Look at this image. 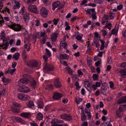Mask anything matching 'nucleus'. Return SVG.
I'll return each mask as SVG.
<instances>
[{
    "mask_svg": "<svg viewBox=\"0 0 126 126\" xmlns=\"http://www.w3.org/2000/svg\"><path fill=\"white\" fill-rule=\"evenodd\" d=\"M16 119L19 122L22 123L23 122V120L21 118L17 117L16 118Z\"/></svg>",
    "mask_w": 126,
    "mask_h": 126,
    "instance_id": "a18cd8bd",
    "label": "nucleus"
},
{
    "mask_svg": "<svg viewBox=\"0 0 126 126\" xmlns=\"http://www.w3.org/2000/svg\"><path fill=\"white\" fill-rule=\"evenodd\" d=\"M49 0H42L44 4L46 5L49 3Z\"/></svg>",
    "mask_w": 126,
    "mask_h": 126,
    "instance_id": "13d9d810",
    "label": "nucleus"
},
{
    "mask_svg": "<svg viewBox=\"0 0 126 126\" xmlns=\"http://www.w3.org/2000/svg\"><path fill=\"white\" fill-rule=\"evenodd\" d=\"M19 91L24 93H27L30 91V89L28 87L24 86L18 90Z\"/></svg>",
    "mask_w": 126,
    "mask_h": 126,
    "instance_id": "ddd939ff",
    "label": "nucleus"
},
{
    "mask_svg": "<svg viewBox=\"0 0 126 126\" xmlns=\"http://www.w3.org/2000/svg\"><path fill=\"white\" fill-rule=\"evenodd\" d=\"M88 5L93 7H94L96 6V4L94 3L90 2L88 4Z\"/></svg>",
    "mask_w": 126,
    "mask_h": 126,
    "instance_id": "864d4df0",
    "label": "nucleus"
},
{
    "mask_svg": "<svg viewBox=\"0 0 126 126\" xmlns=\"http://www.w3.org/2000/svg\"><path fill=\"white\" fill-rule=\"evenodd\" d=\"M119 110L120 111H123L124 110H126V104L124 105L122 107H120L119 108Z\"/></svg>",
    "mask_w": 126,
    "mask_h": 126,
    "instance_id": "ea45409f",
    "label": "nucleus"
},
{
    "mask_svg": "<svg viewBox=\"0 0 126 126\" xmlns=\"http://www.w3.org/2000/svg\"><path fill=\"white\" fill-rule=\"evenodd\" d=\"M30 44H29L28 45L25 44L24 45V48L26 49L28 51H29L30 49Z\"/></svg>",
    "mask_w": 126,
    "mask_h": 126,
    "instance_id": "58836bf2",
    "label": "nucleus"
},
{
    "mask_svg": "<svg viewBox=\"0 0 126 126\" xmlns=\"http://www.w3.org/2000/svg\"><path fill=\"white\" fill-rule=\"evenodd\" d=\"M123 7V6L122 5H120L117 6V8L118 10H120L122 9Z\"/></svg>",
    "mask_w": 126,
    "mask_h": 126,
    "instance_id": "0e129e2a",
    "label": "nucleus"
},
{
    "mask_svg": "<svg viewBox=\"0 0 126 126\" xmlns=\"http://www.w3.org/2000/svg\"><path fill=\"white\" fill-rule=\"evenodd\" d=\"M115 16V14L113 13H110L108 16L110 20L113 19Z\"/></svg>",
    "mask_w": 126,
    "mask_h": 126,
    "instance_id": "e433bc0d",
    "label": "nucleus"
},
{
    "mask_svg": "<svg viewBox=\"0 0 126 126\" xmlns=\"http://www.w3.org/2000/svg\"><path fill=\"white\" fill-rule=\"evenodd\" d=\"M26 65L32 67H35L37 66L38 63L35 60H32L29 61L26 63Z\"/></svg>",
    "mask_w": 126,
    "mask_h": 126,
    "instance_id": "7ed1b4c3",
    "label": "nucleus"
},
{
    "mask_svg": "<svg viewBox=\"0 0 126 126\" xmlns=\"http://www.w3.org/2000/svg\"><path fill=\"white\" fill-rule=\"evenodd\" d=\"M81 36L80 35H78L76 37V39L79 41H81L82 38Z\"/></svg>",
    "mask_w": 126,
    "mask_h": 126,
    "instance_id": "e2e57ef3",
    "label": "nucleus"
},
{
    "mask_svg": "<svg viewBox=\"0 0 126 126\" xmlns=\"http://www.w3.org/2000/svg\"><path fill=\"white\" fill-rule=\"evenodd\" d=\"M46 52L49 56H51V54L49 50L47 48L46 49Z\"/></svg>",
    "mask_w": 126,
    "mask_h": 126,
    "instance_id": "603ef678",
    "label": "nucleus"
},
{
    "mask_svg": "<svg viewBox=\"0 0 126 126\" xmlns=\"http://www.w3.org/2000/svg\"><path fill=\"white\" fill-rule=\"evenodd\" d=\"M4 20L3 18H2V16L0 15V26L1 27L2 25V24L3 23Z\"/></svg>",
    "mask_w": 126,
    "mask_h": 126,
    "instance_id": "3c124183",
    "label": "nucleus"
},
{
    "mask_svg": "<svg viewBox=\"0 0 126 126\" xmlns=\"http://www.w3.org/2000/svg\"><path fill=\"white\" fill-rule=\"evenodd\" d=\"M37 104L38 108H43L44 106L43 102L40 100H38L37 102Z\"/></svg>",
    "mask_w": 126,
    "mask_h": 126,
    "instance_id": "7c9ffc66",
    "label": "nucleus"
},
{
    "mask_svg": "<svg viewBox=\"0 0 126 126\" xmlns=\"http://www.w3.org/2000/svg\"><path fill=\"white\" fill-rule=\"evenodd\" d=\"M121 74L120 76L122 78H126V69H124L121 70L119 71Z\"/></svg>",
    "mask_w": 126,
    "mask_h": 126,
    "instance_id": "a211bd4d",
    "label": "nucleus"
},
{
    "mask_svg": "<svg viewBox=\"0 0 126 126\" xmlns=\"http://www.w3.org/2000/svg\"><path fill=\"white\" fill-rule=\"evenodd\" d=\"M59 20V18H57V19H54L53 21V22H54V24L55 25H57Z\"/></svg>",
    "mask_w": 126,
    "mask_h": 126,
    "instance_id": "de8ad7c7",
    "label": "nucleus"
},
{
    "mask_svg": "<svg viewBox=\"0 0 126 126\" xmlns=\"http://www.w3.org/2000/svg\"><path fill=\"white\" fill-rule=\"evenodd\" d=\"M23 18L25 22H27L30 19L29 14L27 12H25L23 14Z\"/></svg>",
    "mask_w": 126,
    "mask_h": 126,
    "instance_id": "2eb2a0df",
    "label": "nucleus"
},
{
    "mask_svg": "<svg viewBox=\"0 0 126 126\" xmlns=\"http://www.w3.org/2000/svg\"><path fill=\"white\" fill-rule=\"evenodd\" d=\"M36 118L39 120H42L43 118V115L41 113L39 112L37 114Z\"/></svg>",
    "mask_w": 126,
    "mask_h": 126,
    "instance_id": "cd10ccee",
    "label": "nucleus"
},
{
    "mask_svg": "<svg viewBox=\"0 0 126 126\" xmlns=\"http://www.w3.org/2000/svg\"><path fill=\"white\" fill-rule=\"evenodd\" d=\"M22 56L23 59L24 60H25L28 57L27 55V53L25 49H23L22 50Z\"/></svg>",
    "mask_w": 126,
    "mask_h": 126,
    "instance_id": "393cba45",
    "label": "nucleus"
},
{
    "mask_svg": "<svg viewBox=\"0 0 126 126\" xmlns=\"http://www.w3.org/2000/svg\"><path fill=\"white\" fill-rule=\"evenodd\" d=\"M84 84L85 87L88 91H90L91 90L90 84L89 81H84Z\"/></svg>",
    "mask_w": 126,
    "mask_h": 126,
    "instance_id": "dca6fc26",
    "label": "nucleus"
},
{
    "mask_svg": "<svg viewBox=\"0 0 126 126\" xmlns=\"http://www.w3.org/2000/svg\"><path fill=\"white\" fill-rule=\"evenodd\" d=\"M19 54L18 53H17L14 55L13 58L15 59V60H17L19 59Z\"/></svg>",
    "mask_w": 126,
    "mask_h": 126,
    "instance_id": "72a5a7b5",
    "label": "nucleus"
},
{
    "mask_svg": "<svg viewBox=\"0 0 126 126\" xmlns=\"http://www.w3.org/2000/svg\"><path fill=\"white\" fill-rule=\"evenodd\" d=\"M101 31L102 32L103 35L104 36H105L107 34L106 31L104 30H102Z\"/></svg>",
    "mask_w": 126,
    "mask_h": 126,
    "instance_id": "680f3d73",
    "label": "nucleus"
},
{
    "mask_svg": "<svg viewBox=\"0 0 126 126\" xmlns=\"http://www.w3.org/2000/svg\"><path fill=\"white\" fill-rule=\"evenodd\" d=\"M85 10L86 12L89 16H90L92 15L93 19H95L96 18V12L95 11V9L94 8L88 9L87 10L85 9Z\"/></svg>",
    "mask_w": 126,
    "mask_h": 126,
    "instance_id": "f03ea898",
    "label": "nucleus"
},
{
    "mask_svg": "<svg viewBox=\"0 0 126 126\" xmlns=\"http://www.w3.org/2000/svg\"><path fill=\"white\" fill-rule=\"evenodd\" d=\"M88 123L86 121L84 122L81 125L82 126H88Z\"/></svg>",
    "mask_w": 126,
    "mask_h": 126,
    "instance_id": "774afa93",
    "label": "nucleus"
},
{
    "mask_svg": "<svg viewBox=\"0 0 126 126\" xmlns=\"http://www.w3.org/2000/svg\"><path fill=\"white\" fill-rule=\"evenodd\" d=\"M116 27H117V28H116V29H114L112 30L111 32L112 34L115 35L117 34L118 31V26L117 25H116Z\"/></svg>",
    "mask_w": 126,
    "mask_h": 126,
    "instance_id": "2f4dec72",
    "label": "nucleus"
},
{
    "mask_svg": "<svg viewBox=\"0 0 126 126\" xmlns=\"http://www.w3.org/2000/svg\"><path fill=\"white\" fill-rule=\"evenodd\" d=\"M126 63H123L120 64V67L123 68H126Z\"/></svg>",
    "mask_w": 126,
    "mask_h": 126,
    "instance_id": "8fccbe9b",
    "label": "nucleus"
},
{
    "mask_svg": "<svg viewBox=\"0 0 126 126\" xmlns=\"http://www.w3.org/2000/svg\"><path fill=\"white\" fill-rule=\"evenodd\" d=\"M16 4L13 6V8L14 9H19L20 7V3L18 2H16Z\"/></svg>",
    "mask_w": 126,
    "mask_h": 126,
    "instance_id": "c9c22d12",
    "label": "nucleus"
},
{
    "mask_svg": "<svg viewBox=\"0 0 126 126\" xmlns=\"http://www.w3.org/2000/svg\"><path fill=\"white\" fill-rule=\"evenodd\" d=\"M60 57L59 59L60 60L63 59H67L69 58V56L66 54H60Z\"/></svg>",
    "mask_w": 126,
    "mask_h": 126,
    "instance_id": "412c9836",
    "label": "nucleus"
},
{
    "mask_svg": "<svg viewBox=\"0 0 126 126\" xmlns=\"http://www.w3.org/2000/svg\"><path fill=\"white\" fill-rule=\"evenodd\" d=\"M85 113L87 114V116L89 119H90L91 118V114L90 112V110L88 109H85Z\"/></svg>",
    "mask_w": 126,
    "mask_h": 126,
    "instance_id": "a878e982",
    "label": "nucleus"
},
{
    "mask_svg": "<svg viewBox=\"0 0 126 126\" xmlns=\"http://www.w3.org/2000/svg\"><path fill=\"white\" fill-rule=\"evenodd\" d=\"M28 9L31 13L35 14H38V13L37 8L35 5H29L28 7Z\"/></svg>",
    "mask_w": 126,
    "mask_h": 126,
    "instance_id": "20e7f679",
    "label": "nucleus"
},
{
    "mask_svg": "<svg viewBox=\"0 0 126 126\" xmlns=\"http://www.w3.org/2000/svg\"><path fill=\"white\" fill-rule=\"evenodd\" d=\"M93 78L94 80H98V75L95 74H94L93 75Z\"/></svg>",
    "mask_w": 126,
    "mask_h": 126,
    "instance_id": "37998d69",
    "label": "nucleus"
},
{
    "mask_svg": "<svg viewBox=\"0 0 126 126\" xmlns=\"http://www.w3.org/2000/svg\"><path fill=\"white\" fill-rule=\"evenodd\" d=\"M30 81L31 82V86L33 88H35L36 84V82L33 79V78L32 79L30 80Z\"/></svg>",
    "mask_w": 126,
    "mask_h": 126,
    "instance_id": "c756f323",
    "label": "nucleus"
},
{
    "mask_svg": "<svg viewBox=\"0 0 126 126\" xmlns=\"http://www.w3.org/2000/svg\"><path fill=\"white\" fill-rule=\"evenodd\" d=\"M5 33L3 32H1L0 36L1 39L3 40V41L9 40V38H7L5 37Z\"/></svg>",
    "mask_w": 126,
    "mask_h": 126,
    "instance_id": "5701e85b",
    "label": "nucleus"
},
{
    "mask_svg": "<svg viewBox=\"0 0 126 126\" xmlns=\"http://www.w3.org/2000/svg\"><path fill=\"white\" fill-rule=\"evenodd\" d=\"M9 27L10 28L12 29L14 31H20L22 28L19 25L15 23L10 25Z\"/></svg>",
    "mask_w": 126,
    "mask_h": 126,
    "instance_id": "39448f33",
    "label": "nucleus"
},
{
    "mask_svg": "<svg viewBox=\"0 0 126 126\" xmlns=\"http://www.w3.org/2000/svg\"><path fill=\"white\" fill-rule=\"evenodd\" d=\"M51 122L52 126H63L62 124H58L57 119L55 118L52 119Z\"/></svg>",
    "mask_w": 126,
    "mask_h": 126,
    "instance_id": "4468645a",
    "label": "nucleus"
},
{
    "mask_svg": "<svg viewBox=\"0 0 126 126\" xmlns=\"http://www.w3.org/2000/svg\"><path fill=\"white\" fill-rule=\"evenodd\" d=\"M83 100L82 98H78V100L77 99L76 100V102L77 104H79L80 102H81L82 100Z\"/></svg>",
    "mask_w": 126,
    "mask_h": 126,
    "instance_id": "5fc2aeb1",
    "label": "nucleus"
},
{
    "mask_svg": "<svg viewBox=\"0 0 126 126\" xmlns=\"http://www.w3.org/2000/svg\"><path fill=\"white\" fill-rule=\"evenodd\" d=\"M36 0H28L27 3L28 4H32Z\"/></svg>",
    "mask_w": 126,
    "mask_h": 126,
    "instance_id": "bf43d9fd",
    "label": "nucleus"
},
{
    "mask_svg": "<svg viewBox=\"0 0 126 126\" xmlns=\"http://www.w3.org/2000/svg\"><path fill=\"white\" fill-rule=\"evenodd\" d=\"M28 106L29 108H33L34 107V104L33 102L32 101L29 102L28 105Z\"/></svg>",
    "mask_w": 126,
    "mask_h": 126,
    "instance_id": "4c0bfd02",
    "label": "nucleus"
},
{
    "mask_svg": "<svg viewBox=\"0 0 126 126\" xmlns=\"http://www.w3.org/2000/svg\"><path fill=\"white\" fill-rule=\"evenodd\" d=\"M8 40L3 41V42L1 44H0V49L2 48L3 49H6L9 46V43L7 41Z\"/></svg>",
    "mask_w": 126,
    "mask_h": 126,
    "instance_id": "1a4fd4ad",
    "label": "nucleus"
},
{
    "mask_svg": "<svg viewBox=\"0 0 126 126\" xmlns=\"http://www.w3.org/2000/svg\"><path fill=\"white\" fill-rule=\"evenodd\" d=\"M81 121H85L86 118V116L83 110H81Z\"/></svg>",
    "mask_w": 126,
    "mask_h": 126,
    "instance_id": "c85d7f7f",
    "label": "nucleus"
},
{
    "mask_svg": "<svg viewBox=\"0 0 126 126\" xmlns=\"http://www.w3.org/2000/svg\"><path fill=\"white\" fill-rule=\"evenodd\" d=\"M54 67L53 65H50L46 63L44 67V69L45 70L47 71H50L54 69Z\"/></svg>",
    "mask_w": 126,
    "mask_h": 126,
    "instance_id": "f8f14e48",
    "label": "nucleus"
},
{
    "mask_svg": "<svg viewBox=\"0 0 126 126\" xmlns=\"http://www.w3.org/2000/svg\"><path fill=\"white\" fill-rule=\"evenodd\" d=\"M60 117L62 119L68 121L71 120L72 119V117L70 115L65 113L62 114Z\"/></svg>",
    "mask_w": 126,
    "mask_h": 126,
    "instance_id": "0eeeda50",
    "label": "nucleus"
},
{
    "mask_svg": "<svg viewBox=\"0 0 126 126\" xmlns=\"http://www.w3.org/2000/svg\"><path fill=\"white\" fill-rule=\"evenodd\" d=\"M17 97L19 99L23 101L27 100L29 98V96L28 95L21 94H18Z\"/></svg>",
    "mask_w": 126,
    "mask_h": 126,
    "instance_id": "6e6552de",
    "label": "nucleus"
},
{
    "mask_svg": "<svg viewBox=\"0 0 126 126\" xmlns=\"http://www.w3.org/2000/svg\"><path fill=\"white\" fill-rule=\"evenodd\" d=\"M53 87V85L52 84H50L48 85L47 87V88L49 90H51L52 89Z\"/></svg>",
    "mask_w": 126,
    "mask_h": 126,
    "instance_id": "052dcab7",
    "label": "nucleus"
},
{
    "mask_svg": "<svg viewBox=\"0 0 126 126\" xmlns=\"http://www.w3.org/2000/svg\"><path fill=\"white\" fill-rule=\"evenodd\" d=\"M109 19H110L108 16L107 15H105L103 19H102V24L104 25V23L106 22Z\"/></svg>",
    "mask_w": 126,
    "mask_h": 126,
    "instance_id": "bb28decb",
    "label": "nucleus"
},
{
    "mask_svg": "<svg viewBox=\"0 0 126 126\" xmlns=\"http://www.w3.org/2000/svg\"><path fill=\"white\" fill-rule=\"evenodd\" d=\"M66 70H68V72L69 74L71 75L72 77H73L74 76V75L72 74L73 70H72V69L68 67H66Z\"/></svg>",
    "mask_w": 126,
    "mask_h": 126,
    "instance_id": "473e14b6",
    "label": "nucleus"
},
{
    "mask_svg": "<svg viewBox=\"0 0 126 126\" xmlns=\"http://www.w3.org/2000/svg\"><path fill=\"white\" fill-rule=\"evenodd\" d=\"M67 45L65 43H63L61 44V46L63 47L64 48Z\"/></svg>",
    "mask_w": 126,
    "mask_h": 126,
    "instance_id": "69168bd1",
    "label": "nucleus"
},
{
    "mask_svg": "<svg viewBox=\"0 0 126 126\" xmlns=\"http://www.w3.org/2000/svg\"><path fill=\"white\" fill-rule=\"evenodd\" d=\"M20 116L25 118H28L30 117L31 115L30 112H23L20 114Z\"/></svg>",
    "mask_w": 126,
    "mask_h": 126,
    "instance_id": "f3484780",
    "label": "nucleus"
},
{
    "mask_svg": "<svg viewBox=\"0 0 126 126\" xmlns=\"http://www.w3.org/2000/svg\"><path fill=\"white\" fill-rule=\"evenodd\" d=\"M5 90L4 89L2 91H0V96L1 95H3L5 93Z\"/></svg>",
    "mask_w": 126,
    "mask_h": 126,
    "instance_id": "338daca9",
    "label": "nucleus"
},
{
    "mask_svg": "<svg viewBox=\"0 0 126 126\" xmlns=\"http://www.w3.org/2000/svg\"><path fill=\"white\" fill-rule=\"evenodd\" d=\"M112 60L111 57H109L108 58L107 63L110 64L112 63Z\"/></svg>",
    "mask_w": 126,
    "mask_h": 126,
    "instance_id": "a19ab883",
    "label": "nucleus"
},
{
    "mask_svg": "<svg viewBox=\"0 0 126 126\" xmlns=\"http://www.w3.org/2000/svg\"><path fill=\"white\" fill-rule=\"evenodd\" d=\"M92 61L91 59H88L87 61V64L88 66H90L91 65Z\"/></svg>",
    "mask_w": 126,
    "mask_h": 126,
    "instance_id": "4d7b16f0",
    "label": "nucleus"
},
{
    "mask_svg": "<svg viewBox=\"0 0 126 126\" xmlns=\"http://www.w3.org/2000/svg\"><path fill=\"white\" fill-rule=\"evenodd\" d=\"M63 94L61 93L55 92L54 93L53 98L54 100H58L60 98L63 96Z\"/></svg>",
    "mask_w": 126,
    "mask_h": 126,
    "instance_id": "9d476101",
    "label": "nucleus"
},
{
    "mask_svg": "<svg viewBox=\"0 0 126 126\" xmlns=\"http://www.w3.org/2000/svg\"><path fill=\"white\" fill-rule=\"evenodd\" d=\"M94 1L97 4H100L103 3V0H94Z\"/></svg>",
    "mask_w": 126,
    "mask_h": 126,
    "instance_id": "79ce46f5",
    "label": "nucleus"
},
{
    "mask_svg": "<svg viewBox=\"0 0 126 126\" xmlns=\"http://www.w3.org/2000/svg\"><path fill=\"white\" fill-rule=\"evenodd\" d=\"M23 77L25 78L20 79L18 81V83L20 86H22V85H24L27 84L30 80L32 79L33 78L28 75L24 74Z\"/></svg>",
    "mask_w": 126,
    "mask_h": 126,
    "instance_id": "f257e3e1",
    "label": "nucleus"
},
{
    "mask_svg": "<svg viewBox=\"0 0 126 126\" xmlns=\"http://www.w3.org/2000/svg\"><path fill=\"white\" fill-rule=\"evenodd\" d=\"M105 27L110 30V29L111 27V24L110 23L108 24L105 26Z\"/></svg>",
    "mask_w": 126,
    "mask_h": 126,
    "instance_id": "6e6d98bb",
    "label": "nucleus"
},
{
    "mask_svg": "<svg viewBox=\"0 0 126 126\" xmlns=\"http://www.w3.org/2000/svg\"><path fill=\"white\" fill-rule=\"evenodd\" d=\"M126 102V96L120 98L117 101V103L118 104L123 103Z\"/></svg>",
    "mask_w": 126,
    "mask_h": 126,
    "instance_id": "4be33fe9",
    "label": "nucleus"
},
{
    "mask_svg": "<svg viewBox=\"0 0 126 126\" xmlns=\"http://www.w3.org/2000/svg\"><path fill=\"white\" fill-rule=\"evenodd\" d=\"M61 4L60 2L59 1H56L54 3L52 4L53 7L52 9L53 10H55V9L59 6Z\"/></svg>",
    "mask_w": 126,
    "mask_h": 126,
    "instance_id": "6ab92c4d",
    "label": "nucleus"
},
{
    "mask_svg": "<svg viewBox=\"0 0 126 126\" xmlns=\"http://www.w3.org/2000/svg\"><path fill=\"white\" fill-rule=\"evenodd\" d=\"M2 81L6 85L9 83L11 80L8 79H6L5 76H3L2 79Z\"/></svg>",
    "mask_w": 126,
    "mask_h": 126,
    "instance_id": "b1692460",
    "label": "nucleus"
},
{
    "mask_svg": "<svg viewBox=\"0 0 126 126\" xmlns=\"http://www.w3.org/2000/svg\"><path fill=\"white\" fill-rule=\"evenodd\" d=\"M75 85L76 86L77 90H78L79 89L80 87L79 85V83L78 81H77L75 84Z\"/></svg>",
    "mask_w": 126,
    "mask_h": 126,
    "instance_id": "49530a36",
    "label": "nucleus"
},
{
    "mask_svg": "<svg viewBox=\"0 0 126 126\" xmlns=\"http://www.w3.org/2000/svg\"><path fill=\"white\" fill-rule=\"evenodd\" d=\"M54 85L57 88H59L62 86V84L58 78H56L54 81Z\"/></svg>",
    "mask_w": 126,
    "mask_h": 126,
    "instance_id": "9b49d317",
    "label": "nucleus"
},
{
    "mask_svg": "<svg viewBox=\"0 0 126 126\" xmlns=\"http://www.w3.org/2000/svg\"><path fill=\"white\" fill-rule=\"evenodd\" d=\"M40 35L41 37H43V38H47V36L45 34V33L41 32L40 33Z\"/></svg>",
    "mask_w": 126,
    "mask_h": 126,
    "instance_id": "09e8293b",
    "label": "nucleus"
},
{
    "mask_svg": "<svg viewBox=\"0 0 126 126\" xmlns=\"http://www.w3.org/2000/svg\"><path fill=\"white\" fill-rule=\"evenodd\" d=\"M25 9V7L24 6L19 11V13L22 15H23L24 13V10Z\"/></svg>",
    "mask_w": 126,
    "mask_h": 126,
    "instance_id": "c03bdc74",
    "label": "nucleus"
},
{
    "mask_svg": "<svg viewBox=\"0 0 126 126\" xmlns=\"http://www.w3.org/2000/svg\"><path fill=\"white\" fill-rule=\"evenodd\" d=\"M58 36V34L56 32L52 33L50 39H51L52 42L56 41L57 39Z\"/></svg>",
    "mask_w": 126,
    "mask_h": 126,
    "instance_id": "aec40b11",
    "label": "nucleus"
},
{
    "mask_svg": "<svg viewBox=\"0 0 126 126\" xmlns=\"http://www.w3.org/2000/svg\"><path fill=\"white\" fill-rule=\"evenodd\" d=\"M40 14L44 18L46 17L48 14V11L45 8L42 7L40 9Z\"/></svg>",
    "mask_w": 126,
    "mask_h": 126,
    "instance_id": "423d86ee",
    "label": "nucleus"
},
{
    "mask_svg": "<svg viewBox=\"0 0 126 126\" xmlns=\"http://www.w3.org/2000/svg\"><path fill=\"white\" fill-rule=\"evenodd\" d=\"M121 111L120 110H117L116 111V115L118 117H120L123 115V114Z\"/></svg>",
    "mask_w": 126,
    "mask_h": 126,
    "instance_id": "f704fd0d",
    "label": "nucleus"
}]
</instances>
